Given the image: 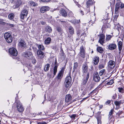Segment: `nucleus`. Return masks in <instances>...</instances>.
<instances>
[{"label":"nucleus","mask_w":124,"mask_h":124,"mask_svg":"<svg viewBox=\"0 0 124 124\" xmlns=\"http://www.w3.org/2000/svg\"><path fill=\"white\" fill-rule=\"evenodd\" d=\"M83 76L89 77V72L88 71V66L86 64H83L82 68Z\"/></svg>","instance_id":"nucleus-1"},{"label":"nucleus","mask_w":124,"mask_h":124,"mask_svg":"<svg viewBox=\"0 0 124 124\" xmlns=\"http://www.w3.org/2000/svg\"><path fill=\"white\" fill-rule=\"evenodd\" d=\"M71 77L70 76H67L65 79L64 82L65 86L66 88H68L71 85Z\"/></svg>","instance_id":"nucleus-2"},{"label":"nucleus","mask_w":124,"mask_h":124,"mask_svg":"<svg viewBox=\"0 0 124 124\" xmlns=\"http://www.w3.org/2000/svg\"><path fill=\"white\" fill-rule=\"evenodd\" d=\"M4 37L6 41L8 43H10L12 41V38L10 33L7 32L5 33L4 34Z\"/></svg>","instance_id":"nucleus-3"},{"label":"nucleus","mask_w":124,"mask_h":124,"mask_svg":"<svg viewBox=\"0 0 124 124\" xmlns=\"http://www.w3.org/2000/svg\"><path fill=\"white\" fill-rule=\"evenodd\" d=\"M15 102L17 103L16 107L18 111L20 112H22L24 110V108L22 104L18 101H16Z\"/></svg>","instance_id":"nucleus-4"},{"label":"nucleus","mask_w":124,"mask_h":124,"mask_svg":"<svg viewBox=\"0 0 124 124\" xmlns=\"http://www.w3.org/2000/svg\"><path fill=\"white\" fill-rule=\"evenodd\" d=\"M84 78L82 79V82L80 85L81 87L82 88H84L87 82L89 77L86 76H83Z\"/></svg>","instance_id":"nucleus-5"},{"label":"nucleus","mask_w":124,"mask_h":124,"mask_svg":"<svg viewBox=\"0 0 124 124\" xmlns=\"http://www.w3.org/2000/svg\"><path fill=\"white\" fill-rule=\"evenodd\" d=\"M124 8V4L121 2H118L116 5L115 12V13H118V10L119 8Z\"/></svg>","instance_id":"nucleus-6"},{"label":"nucleus","mask_w":124,"mask_h":124,"mask_svg":"<svg viewBox=\"0 0 124 124\" xmlns=\"http://www.w3.org/2000/svg\"><path fill=\"white\" fill-rule=\"evenodd\" d=\"M23 56L28 59H31L33 58V55L31 52L30 51L25 52L23 54Z\"/></svg>","instance_id":"nucleus-7"},{"label":"nucleus","mask_w":124,"mask_h":124,"mask_svg":"<svg viewBox=\"0 0 124 124\" xmlns=\"http://www.w3.org/2000/svg\"><path fill=\"white\" fill-rule=\"evenodd\" d=\"M28 14L27 9H24L22 11L20 15V18L23 20L25 18H26Z\"/></svg>","instance_id":"nucleus-8"},{"label":"nucleus","mask_w":124,"mask_h":124,"mask_svg":"<svg viewBox=\"0 0 124 124\" xmlns=\"http://www.w3.org/2000/svg\"><path fill=\"white\" fill-rule=\"evenodd\" d=\"M9 52L10 54L12 55L16 56L17 54V51L14 48H12L9 49Z\"/></svg>","instance_id":"nucleus-9"},{"label":"nucleus","mask_w":124,"mask_h":124,"mask_svg":"<svg viewBox=\"0 0 124 124\" xmlns=\"http://www.w3.org/2000/svg\"><path fill=\"white\" fill-rule=\"evenodd\" d=\"M37 54L39 58L41 59L44 58L45 56L44 53L39 50H37Z\"/></svg>","instance_id":"nucleus-10"},{"label":"nucleus","mask_w":124,"mask_h":124,"mask_svg":"<svg viewBox=\"0 0 124 124\" xmlns=\"http://www.w3.org/2000/svg\"><path fill=\"white\" fill-rule=\"evenodd\" d=\"M18 44L20 47L22 48L25 47L26 46V43L24 40L22 39H20Z\"/></svg>","instance_id":"nucleus-11"},{"label":"nucleus","mask_w":124,"mask_h":124,"mask_svg":"<svg viewBox=\"0 0 124 124\" xmlns=\"http://www.w3.org/2000/svg\"><path fill=\"white\" fill-rule=\"evenodd\" d=\"M114 110L112 109L110 111L109 113V114L108 115V119L110 120L111 119V121L113 122L114 120V119L113 116V115Z\"/></svg>","instance_id":"nucleus-12"},{"label":"nucleus","mask_w":124,"mask_h":124,"mask_svg":"<svg viewBox=\"0 0 124 124\" xmlns=\"http://www.w3.org/2000/svg\"><path fill=\"white\" fill-rule=\"evenodd\" d=\"M64 69V68H63L58 74L57 77V78L58 79H60L62 78L63 74Z\"/></svg>","instance_id":"nucleus-13"},{"label":"nucleus","mask_w":124,"mask_h":124,"mask_svg":"<svg viewBox=\"0 0 124 124\" xmlns=\"http://www.w3.org/2000/svg\"><path fill=\"white\" fill-rule=\"evenodd\" d=\"M105 37V35L103 34H101L100 36L99 42L101 45H103L104 43Z\"/></svg>","instance_id":"nucleus-14"},{"label":"nucleus","mask_w":124,"mask_h":124,"mask_svg":"<svg viewBox=\"0 0 124 124\" xmlns=\"http://www.w3.org/2000/svg\"><path fill=\"white\" fill-rule=\"evenodd\" d=\"M93 80L94 81L96 82H99L100 79V78L98 73H97L94 74L93 77Z\"/></svg>","instance_id":"nucleus-15"},{"label":"nucleus","mask_w":124,"mask_h":124,"mask_svg":"<svg viewBox=\"0 0 124 124\" xmlns=\"http://www.w3.org/2000/svg\"><path fill=\"white\" fill-rule=\"evenodd\" d=\"M99 61V58L98 56H95L93 59V62L95 65L98 64Z\"/></svg>","instance_id":"nucleus-16"},{"label":"nucleus","mask_w":124,"mask_h":124,"mask_svg":"<svg viewBox=\"0 0 124 124\" xmlns=\"http://www.w3.org/2000/svg\"><path fill=\"white\" fill-rule=\"evenodd\" d=\"M49 9V7L47 6H44L41 7L40 9V11L42 13H44L47 11Z\"/></svg>","instance_id":"nucleus-17"},{"label":"nucleus","mask_w":124,"mask_h":124,"mask_svg":"<svg viewBox=\"0 0 124 124\" xmlns=\"http://www.w3.org/2000/svg\"><path fill=\"white\" fill-rule=\"evenodd\" d=\"M100 114V112H99L96 115V117L97 120L98 124H101V121L100 120L101 117Z\"/></svg>","instance_id":"nucleus-18"},{"label":"nucleus","mask_w":124,"mask_h":124,"mask_svg":"<svg viewBox=\"0 0 124 124\" xmlns=\"http://www.w3.org/2000/svg\"><path fill=\"white\" fill-rule=\"evenodd\" d=\"M116 45L113 43H111L109 45L108 48L111 50H114L116 49Z\"/></svg>","instance_id":"nucleus-19"},{"label":"nucleus","mask_w":124,"mask_h":124,"mask_svg":"<svg viewBox=\"0 0 124 124\" xmlns=\"http://www.w3.org/2000/svg\"><path fill=\"white\" fill-rule=\"evenodd\" d=\"M108 66L109 67H110L111 69H113L114 68L115 66V62L112 60L109 61L108 62Z\"/></svg>","instance_id":"nucleus-20"},{"label":"nucleus","mask_w":124,"mask_h":124,"mask_svg":"<svg viewBox=\"0 0 124 124\" xmlns=\"http://www.w3.org/2000/svg\"><path fill=\"white\" fill-rule=\"evenodd\" d=\"M118 49L119 51V53L120 54L123 46L122 43L121 41H119L118 43Z\"/></svg>","instance_id":"nucleus-21"},{"label":"nucleus","mask_w":124,"mask_h":124,"mask_svg":"<svg viewBox=\"0 0 124 124\" xmlns=\"http://www.w3.org/2000/svg\"><path fill=\"white\" fill-rule=\"evenodd\" d=\"M45 30L46 32L49 33H51L52 31L51 27L49 26H47L45 28Z\"/></svg>","instance_id":"nucleus-22"},{"label":"nucleus","mask_w":124,"mask_h":124,"mask_svg":"<svg viewBox=\"0 0 124 124\" xmlns=\"http://www.w3.org/2000/svg\"><path fill=\"white\" fill-rule=\"evenodd\" d=\"M61 14L63 16L65 17L67 15V13L65 9H61L60 12Z\"/></svg>","instance_id":"nucleus-23"},{"label":"nucleus","mask_w":124,"mask_h":124,"mask_svg":"<svg viewBox=\"0 0 124 124\" xmlns=\"http://www.w3.org/2000/svg\"><path fill=\"white\" fill-rule=\"evenodd\" d=\"M69 21L74 24H77L79 23H80V20H77L75 19L71 20L70 21Z\"/></svg>","instance_id":"nucleus-24"},{"label":"nucleus","mask_w":124,"mask_h":124,"mask_svg":"<svg viewBox=\"0 0 124 124\" xmlns=\"http://www.w3.org/2000/svg\"><path fill=\"white\" fill-rule=\"evenodd\" d=\"M72 97L70 94L66 95L65 97V101L67 102H68L71 100Z\"/></svg>","instance_id":"nucleus-25"},{"label":"nucleus","mask_w":124,"mask_h":124,"mask_svg":"<svg viewBox=\"0 0 124 124\" xmlns=\"http://www.w3.org/2000/svg\"><path fill=\"white\" fill-rule=\"evenodd\" d=\"M69 32L70 34L73 35L74 34V30L73 27L72 26H70L69 28Z\"/></svg>","instance_id":"nucleus-26"},{"label":"nucleus","mask_w":124,"mask_h":124,"mask_svg":"<svg viewBox=\"0 0 124 124\" xmlns=\"http://www.w3.org/2000/svg\"><path fill=\"white\" fill-rule=\"evenodd\" d=\"M58 66L57 65H55L53 69V77H54V76L56 75V73L57 71V69Z\"/></svg>","instance_id":"nucleus-27"},{"label":"nucleus","mask_w":124,"mask_h":124,"mask_svg":"<svg viewBox=\"0 0 124 124\" xmlns=\"http://www.w3.org/2000/svg\"><path fill=\"white\" fill-rule=\"evenodd\" d=\"M97 50L98 52L101 54L103 53L104 51L103 49L100 46H99L97 48Z\"/></svg>","instance_id":"nucleus-28"},{"label":"nucleus","mask_w":124,"mask_h":124,"mask_svg":"<svg viewBox=\"0 0 124 124\" xmlns=\"http://www.w3.org/2000/svg\"><path fill=\"white\" fill-rule=\"evenodd\" d=\"M93 4V2L92 0H89L87 1L86 2L87 7V8H88L89 6Z\"/></svg>","instance_id":"nucleus-29"},{"label":"nucleus","mask_w":124,"mask_h":124,"mask_svg":"<svg viewBox=\"0 0 124 124\" xmlns=\"http://www.w3.org/2000/svg\"><path fill=\"white\" fill-rule=\"evenodd\" d=\"M50 67V64L48 63H47L45 66L44 68V70L45 71H47L49 70Z\"/></svg>","instance_id":"nucleus-30"},{"label":"nucleus","mask_w":124,"mask_h":124,"mask_svg":"<svg viewBox=\"0 0 124 124\" xmlns=\"http://www.w3.org/2000/svg\"><path fill=\"white\" fill-rule=\"evenodd\" d=\"M39 49L38 50H39L41 51L43 50H45V48L44 46L42 45H37Z\"/></svg>","instance_id":"nucleus-31"},{"label":"nucleus","mask_w":124,"mask_h":124,"mask_svg":"<svg viewBox=\"0 0 124 124\" xmlns=\"http://www.w3.org/2000/svg\"><path fill=\"white\" fill-rule=\"evenodd\" d=\"M51 39L50 38H48L45 40L44 43L45 44L47 45L49 44L50 42Z\"/></svg>","instance_id":"nucleus-32"},{"label":"nucleus","mask_w":124,"mask_h":124,"mask_svg":"<svg viewBox=\"0 0 124 124\" xmlns=\"http://www.w3.org/2000/svg\"><path fill=\"white\" fill-rule=\"evenodd\" d=\"M22 2L21 0H17L15 4L16 7H18L22 4Z\"/></svg>","instance_id":"nucleus-33"},{"label":"nucleus","mask_w":124,"mask_h":124,"mask_svg":"<svg viewBox=\"0 0 124 124\" xmlns=\"http://www.w3.org/2000/svg\"><path fill=\"white\" fill-rule=\"evenodd\" d=\"M98 93V91L97 89H95L91 92L90 93V94L92 96H94V95L97 94Z\"/></svg>","instance_id":"nucleus-34"},{"label":"nucleus","mask_w":124,"mask_h":124,"mask_svg":"<svg viewBox=\"0 0 124 124\" xmlns=\"http://www.w3.org/2000/svg\"><path fill=\"white\" fill-rule=\"evenodd\" d=\"M113 36V35H107L106 37V40L107 41H108L110 40L112 38Z\"/></svg>","instance_id":"nucleus-35"},{"label":"nucleus","mask_w":124,"mask_h":124,"mask_svg":"<svg viewBox=\"0 0 124 124\" xmlns=\"http://www.w3.org/2000/svg\"><path fill=\"white\" fill-rule=\"evenodd\" d=\"M122 100H120L119 101H115L114 102V103L116 106H119L121 104Z\"/></svg>","instance_id":"nucleus-36"},{"label":"nucleus","mask_w":124,"mask_h":124,"mask_svg":"<svg viewBox=\"0 0 124 124\" xmlns=\"http://www.w3.org/2000/svg\"><path fill=\"white\" fill-rule=\"evenodd\" d=\"M85 52H79V56L81 57L84 58L85 57Z\"/></svg>","instance_id":"nucleus-37"},{"label":"nucleus","mask_w":124,"mask_h":124,"mask_svg":"<svg viewBox=\"0 0 124 124\" xmlns=\"http://www.w3.org/2000/svg\"><path fill=\"white\" fill-rule=\"evenodd\" d=\"M15 16V15L13 13H11L9 15L8 17L10 20H12L13 19Z\"/></svg>","instance_id":"nucleus-38"},{"label":"nucleus","mask_w":124,"mask_h":124,"mask_svg":"<svg viewBox=\"0 0 124 124\" xmlns=\"http://www.w3.org/2000/svg\"><path fill=\"white\" fill-rule=\"evenodd\" d=\"M30 4L31 6H36L37 5V4L36 3H35L32 1H30Z\"/></svg>","instance_id":"nucleus-39"},{"label":"nucleus","mask_w":124,"mask_h":124,"mask_svg":"<svg viewBox=\"0 0 124 124\" xmlns=\"http://www.w3.org/2000/svg\"><path fill=\"white\" fill-rule=\"evenodd\" d=\"M85 48L83 46L80 47V50L79 52H85Z\"/></svg>","instance_id":"nucleus-40"},{"label":"nucleus","mask_w":124,"mask_h":124,"mask_svg":"<svg viewBox=\"0 0 124 124\" xmlns=\"http://www.w3.org/2000/svg\"><path fill=\"white\" fill-rule=\"evenodd\" d=\"M118 91L121 93H123L124 92V88L122 87H119L118 88Z\"/></svg>","instance_id":"nucleus-41"},{"label":"nucleus","mask_w":124,"mask_h":124,"mask_svg":"<svg viewBox=\"0 0 124 124\" xmlns=\"http://www.w3.org/2000/svg\"><path fill=\"white\" fill-rule=\"evenodd\" d=\"M78 66V63L77 62H75L74 63L73 69L74 70H76Z\"/></svg>","instance_id":"nucleus-42"},{"label":"nucleus","mask_w":124,"mask_h":124,"mask_svg":"<svg viewBox=\"0 0 124 124\" xmlns=\"http://www.w3.org/2000/svg\"><path fill=\"white\" fill-rule=\"evenodd\" d=\"M68 16L70 17H74V16L73 14L71 11H70L69 12Z\"/></svg>","instance_id":"nucleus-43"},{"label":"nucleus","mask_w":124,"mask_h":124,"mask_svg":"<svg viewBox=\"0 0 124 124\" xmlns=\"http://www.w3.org/2000/svg\"><path fill=\"white\" fill-rule=\"evenodd\" d=\"M113 81L112 79L110 80L109 82H107L106 84L108 85H111L113 83Z\"/></svg>","instance_id":"nucleus-44"},{"label":"nucleus","mask_w":124,"mask_h":124,"mask_svg":"<svg viewBox=\"0 0 124 124\" xmlns=\"http://www.w3.org/2000/svg\"><path fill=\"white\" fill-rule=\"evenodd\" d=\"M105 70L104 69H103L101 70L99 72V75L101 76H102L103 75V74L104 73Z\"/></svg>","instance_id":"nucleus-45"},{"label":"nucleus","mask_w":124,"mask_h":124,"mask_svg":"<svg viewBox=\"0 0 124 124\" xmlns=\"http://www.w3.org/2000/svg\"><path fill=\"white\" fill-rule=\"evenodd\" d=\"M83 8L82 7H81L79 11V12L81 13V15H84V13L83 10Z\"/></svg>","instance_id":"nucleus-46"},{"label":"nucleus","mask_w":124,"mask_h":124,"mask_svg":"<svg viewBox=\"0 0 124 124\" xmlns=\"http://www.w3.org/2000/svg\"><path fill=\"white\" fill-rule=\"evenodd\" d=\"M117 97V94L116 93H114L112 96V98L114 100L116 99Z\"/></svg>","instance_id":"nucleus-47"},{"label":"nucleus","mask_w":124,"mask_h":124,"mask_svg":"<svg viewBox=\"0 0 124 124\" xmlns=\"http://www.w3.org/2000/svg\"><path fill=\"white\" fill-rule=\"evenodd\" d=\"M32 65L30 63L28 64H27V65L26 66V67H27L29 69H31L32 67Z\"/></svg>","instance_id":"nucleus-48"},{"label":"nucleus","mask_w":124,"mask_h":124,"mask_svg":"<svg viewBox=\"0 0 124 124\" xmlns=\"http://www.w3.org/2000/svg\"><path fill=\"white\" fill-rule=\"evenodd\" d=\"M57 30L59 32H61V28L59 27H57L56 28Z\"/></svg>","instance_id":"nucleus-49"},{"label":"nucleus","mask_w":124,"mask_h":124,"mask_svg":"<svg viewBox=\"0 0 124 124\" xmlns=\"http://www.w3.org/2000/svg\"><path fill=\"white\" fill-rule=\"evenodd\" d=\"M76 116V115L75 114H72L71 116L70 117L72 119H75Z\"/></svg>","instance_id":"nucleus-50"},{"label":"nucleus","mask_w":124,"mask_h":124,"mask_svg":"<svg viewBox=\"0 0 124 124\" xmlns=\"http://www.w3.org/2000/svg\"><path fill=\"white\" fill-rule=\"evenodd\" d=\"M104 67V66L103 64H101L99 66V69H101Z\"/></svg>","instance_id":"nucleus-51"},{"label":"nucleus","mask_w":124,"mask_h":124,"mask_svg":"<svg viewBox=\"0 0 124 124\" xmlns=\"http://www.w3.org/2000/svg\"><path fill=\"white\" fill-rule=\"evenodd\" d=\"M123 113V112L122 111H119L116 114L117 115H118L119 116L120 115L122 114Z\"/></svg>","instance_id":"nucleus-52"},{"label":"nucleus","mask_w":124,"mask_h":124,"mask_svg":"<svg viewBox=\"0 0 124 124\" xmlns=\"http://www.w3.org/2000/svg\"><path fill=\"white\" fill-rule=\"evenodd\" d=\"M111 101L110 100H108L105 103V104L106 105L109 104L111 102Z\"/></svg>","instance_id":"nucleus-53"},{"label":"nucleus","mask_w":124,"mask_h":124,"mask_svg":"<svg viewBox=\"0 0 124 124\" xmlns=\"http://www.w3.org/2000/svg\"><path fill=\"white\" fill-rule=\"evenodd\" d=\"M41 1L44 2H48L50 1L51 0H40Z\"/></svg>","instance_id":"nucleus-54"},{"label":"nucleus","mask_w":124,"mask_h":124,"mask_svg":"<svg viewBox=\"0 0 124 124\" xmlns=\"http://www.w3.org/2000/svg\"><path fill=\"white\" fill-rule=\"evenodd\" d=\"M41 23L43 25H45L46 24V23L45 22H44L43 21H41Z\"/></svg>","instance_id":"nucleus-55"},{"label":"nucleus","mask_w":124,"mask_h":124,"mask_svg":"<svg viewBox=\"0 0 124 124\" xmlns=\"http://www.w3.org/2000/svg\"><path fill=\"white\" fill-rule=\"evenodd\" d=\"M118 16L116 15H115V16H114V19H115V20L118 17Z\"/></svg>","instance_id":"nucleus-56"},{"label":"nucleus","mask_w":124,"mask_h":124,"mask_svg":"<svg viewBox=\"0 0 124 124\" xmlns=\"http://www.w3.org/2000/svg\"><path fill=\"white\" fill-rule=\"evenodd\" d=\"M117 107H116V108H115V109H118L120 107H119V106H116Z\"/></svg>","instance_id":"nucleus-57"},{"label":"nucleus","mask_w":124,"mask_h":124,"mask_svg":"<svg viewBox=\"0 0 124 124\" xmlns=\"http://www.w3.org/2000/svg\"><path fill=\"white\" fill-rule=\"evenodd\" d=\"M44 122H39L38 124H43Z\"/></svg>","instance_id":"nucleus-58"},{"label":"nucleus","mask_w":124,"mask_h":124,"mask_svg":"<svg viewBox=\"0 0 124 124\" xmlns=\"http://www.w3.org/2000/svg\"><path fill=\"white\" fill-rule=\"evenodd\" d=\"M39 115H42V112H41L39 113Z\"/></svg>","instance_id":"nucleus-59"},{"label":"nucleus","mask_w":124,"mask_h":124,"mask_svg":"<svg viewBox=\"0 0 124 124\" xmlns=\"http://www.w3.org/2000/svg\"><path fill=\"white\" fill-rule=\"evenodd\" d=\"M43 124H47L46 122H44Z\"/></svg>","instance_id":"nucleus-60"},{"label":"nucleus","mask_w":124,"mask_h":124,"mask_svg":"<svg viewBox=\"0 0 124 124\" xmlns=\"http://www.w3.org/2000/svg\"><path fill=\"white\" fill-rule=\"evenodd\" d=\"M61 22L63 23H65V21H61Z\"/></svg>","instance_id":"nucleus-61"},{"label":"nucleus","mask_w":124,"mask_h":124,"mask_svg":"<svg viewBox=\"0 0 124 124\" xmlns=\"http://www.w3.org/2000/svg\"><path fill=\"white\" fill-rule=\"evenodd\" d=\"M57 62H55V64H56V63Z\"/></svg>","instance_id":"nucleus-62"},{"label":"nucleus","mask_w":124,"mask_h":124,"mask_svg":"<svg viewBox=\"0 0 124 124\" xmlns=\"http://www.w3.org/2000/svg\"><path fill=\"white\" fill-rule=\"evenodd\" d=\"M76 101V100H73V101Z\"/></svg>","instance_id":"nucleus-63"},{"label":"nucleus","mask_w":124,"mask_h":124,"mask_svg":"<svg viewBox=\"0 0 124 124\" xmlns=\"http://www.w3.org/2000/svg\"><path fill=\"white\" fill-rule=\"evenodd\" d=\"M118 31H119V28L118 29Z\"/></svg>","instance_id":"nucleus-64"}]
</instances>
